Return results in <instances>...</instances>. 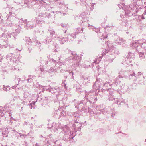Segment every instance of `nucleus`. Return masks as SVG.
I'll use <instances>...</instances> for the list:
<instances>
[{"label":"nucleus","instance_id":"42","mask_svg":"<svg viewBox=\"0 0 146 146\" xmlns=\"http://www.w3.org/2000/svg\"><path fill=\"white\" fill-rule=\"evenodd\" d=\"M18 61L17 60L15 61V63H18Z\"/></svg>","mask_w":146,"mask_h":146},{"label":"nucleus","instance_id":"45","mask_svg":"<svg viewBox=\"0 0 146 146\" xmlns=\"http://www.w3.org/2000/svg\"><path fill=\"white\" fill-rule=\"evenodd\" d=\"M36 145V146H38V144L37 143H36V145Z\"/></svg>","mask_w":146,"mask_h":146},{"label":"nucleus","instance_id":"15","mask_svg":"<svg viewBox=\"0 0 146 146\" xmlns=\"http://www.w3.org/2000/svg\"><path fill=\"white\" fill-rule=\"evenodd\" d=\"M10 17V15H9L8 18L6 19L5 23H5V25H11V24H12L11 21L9 19Z\"/></svg>","mask_w":146,"mask_h":146},{"label":"nucleus","instance_id":"26","mask_svg":"<svg viewBox=\"0 0 146 146\" xmlns=\"http://www.w3.org/2000/svg\"><path fill=\"white\" fill-rule=\"evenodd\" d=\"M18 86V84H17L16 85H15L14 86H12V88L14 89H16L17 88L19 89V87L17 86Z\"/></svg>","mask_w":146,"mask_h":146},{"label":"nucleus","instance_id":"17","mask_svg":"<svg viewBox=\"0 0 146 146\" xmlns=\"http://www.w3.org/2000/svg\"><path fill=\"white\" fill-rule=\"evenodd\" d=\"M4 90L5 91H9L10 89L9 86H5L4 85H3L2 87Z\"/></svg>","mask_w":146,"mask_h":146},{"label":"nucleus","instance_id":"36","mask_svg":"<svg viewBox=\"0 0 146 146\" xmlns=\"http://www.w3.org/2000/svg\"><path fill=\"white\" fill-rule=\"evenodd\" d=\"M28 82H31L32 81V79L31 78H29L28 80Z\"/></svg>","mask_w":146,"mask_h":146},{"label":"nucleus","instance_id":"18","mask_svg":"<svg viewBox=\"0 0 146 146\" xmlns=\"http://www.w3.org/2000/svg\"><path fill=\"white\" fill-rule=\"evenodd\" d=\"M134 53L131 52H129L128 54V58L133 60V58H134Z\"/></svg>","mask_w":146,"mask_h":146},{"label":"nucleus","instance_id":"16","mask_svg":"<svg viewBox=\"0 0 146 146\" xmlns=\"http://www.w3.org/2000/svg\"><path fill=\"white\" fill-rule=\"evenodd\" d=\"M101 80L100 78H98L96 80L95 82V84L96 85H98V87L100 86H101L102 85V84L101 83V82L100 81Z\"/></svg>","mask_w":146,"mask_h":146},{"label":"nucleus","instance_id":"7","mask_svg":"<svg viewBox=\"0 0 146 146\" xmlns=\"http://www.w3.org/2000/svg\"><path fill=\"white\" fill-rule=\"evenodd\" d=\"M26 40H27L28 42H31L32 43L33 42H34L35 44V45L36 46L39 45L40 43L38 42V41L36 39V37L35 36L34 38L30 39L29 37H27L26 38Z\"/></svg>","mask_w":146,"mask_h":146},{"label":"nucleus","instance_id":"23","mask_svg":"<svg viewBox=\"0 0 146 146\" xmlns=\"http://www.w3.org/2000/svg\"><path fill=\"white\" fill-rule=\"evenodd\" d=\"M12 55L11 53L9 54L7 56V58H9L10 60H12L13 61H14V60H13L12 58H11V56Z\"/></svg>","mask_w":146,"mask_h":146},{"label":"nucleus","instance_id":"6","mask_svg":"<svg viewBox=\"0 0 146 146\" xmlns=\"http://www.w3.org/2000/svg\"><path fill=\"white\" fill-rule=\"evenodd\" d=\"M80 29L79 28L78 29L76 30L75 33H73L71 34V35H69L68 38L69 39L70 38V40H69V41H72L74 40V39L76 37L75 36L76 35V33H78L80 32Z\"/></svg>","mask_w":146,"mask_h":146},{"label":"nucleus","instance_id":"20","mask_svg":"<svg viewBox=\"0 0 146 146\" xmlns=\"http://www.w3.org/2000/svg\"><path fill=\"white\" fill-rule=\"evenodd\" d=\"M139 57L141 60L144 59L145 58V56L144 54L141 52H140L139 54Z\"/></svg>","mask_w":146,"mask_h":146},{"label":"nucleus","instance_id":"13","mask_svg":"<svg viewBox=\"0 0 146 146\" xmlns=\"http://www.w3.org/2000/svg\"><path fill=\"white\" fill-rule=\"evenodd\" d=\"M146 41V40L144 39L143 40H141L140 41V43H141L140 46L143 49H144L145 50H146V43L145 42Z\"/></svg>","mask_w":146,"mask_h":146},{"label":"nucleus","instance_id":"33","mask_svg":"<svg viewBox=\"0 0 146 146\" xmlns=\"http://www.w3.org/2000/svg\"><path fill=\"white\" fill-rule=\"evenodd\" d=\"M39 2H40L41 3L43 4L44 3H45L46 2H45L43 0H40L39 1Z\"/></svg>","mask_w":146,"mask_h":146},{"label":"nucleus","instance_id":"63","mask_svg":"<svg viewBox=\"0 0 146 146\" xmlns=\"http://www.w3.org/2000/svg\"><path fill=\"white\" fill-rule=\"evenodd\" d=\"M19 31L18 32V33H19Z\"/></svg>","mask_w":146,"mask_h":146},{"label":"nucleus","instance_id":"1","mask_svg":"<svg viewBox=\"0 0 146 146\" xmlns=\"http://www.w3.org/2000/svg\"><path fill=\"white\" fill-rule=\"evenodd\" d=\"M52 125L51 129H53L54 132L58 133L62 131V133L66 136L67 138H73V133L71 132L70 128L67 126H65L62 129V126L60 123L55 122L53 123Z\"/></svg>","mask_w":146,"mask_h":146},{"label":"nucleus","instance_id":"52","mask_svg":"<svg viewBox=\"0 0 146 146\" xmlns=\"http://www.w3.org/2000/svg\"><path fill=\"white\" fill-rule=\"evenodd\" d=\"M52 61H54V62H56V60H54V59H52Z\"/></svg>","mask_w":146,"mask_h":146},{"label":"nucleus","instance_id":"28","mask_svg":"<svg viewBox=\"0 0 146 146\" xmlns=\"http://www.w3.org/2000/svg\"><path fill=\"white\" fill-rule=\"evenodd\" d=\"M91 28L92 30H93L94 31H95L97 33L98 32V29H96L93 26L91 27Z\"/></svg>","mask_w":146,"mask_h":146},{"label":"nucleus","instance_id":"10","mask_svg":"<svg viewBox=\"0 0 146 146\" xmlns=\"http://www.w3.org/2000/svg\"><path fill=\"white\" fill-rule=\"evenodd\" d=\"M140 41L139 40L135 41L133 43L131 44V46H133V47L135 48L136 50H138L137 47L140 45L141 43H140Z\"/></svg>","mask_w":146,"mask_h":146},{"label":"nucleus","instance_id":"51","mask_svg":"<svg viewBox=\"0 0 146 146\" xmlns=\"http://www.w3.org/2000/svg\"><path fill=\"white\" fill-rule=\"evenodd\" d=\"M23 136V134H21V135H20V136Z\"/></svg>","mask_w":146,"mask_h":146},{"label":"nucleus","instance_id":"22","mask_svg":"<svg viewBox=\"0 0 146 146\" xmlns=\"http://www.w3.org/2000/svg\"><path fill=\"white\" fill-rule=\"evenodd\" d=\"M42 88H43V90H48L50 88L49 86H42Z\"/></svg>","mask_w":146,"mask_h":146},{"label":"nucleus","instance_id":"32","mask_svg":"<svg viewBox=\"0 0 146 146\" xmlns=\"http://www.w3.org/2000/svg\"><path fill=\"white\" fill-rule=\"evenodd\" d=\"M124 5L123 4H122V5H121L120 4L119 5V7L120 8H123L124 7Z\"/></svg>","mask_w":146,"mask_h":146},{"label":"nucleus","instance_id":"3","mask_svg":"<svg viewBox=\"0 0 146 146\" xmlns=\"http://www.w3.org/2000/svg\"><path fill=\"white\" fill-rule=\"evenodd\" d=\"M12 35L11 34L8 33H3L2 35H0V40H1V42H4L2 45L0 44V48L3 47H6V46H5V44H7L8 40L9 38H10Z\"/></svg>","mask_w":146,"mask_h":146},{"label":"nucleus","instance_id":"9","mask_svg":"<svg viewBox=\"0 0 146 146\" xmlns=\"http://www.w3.org/2000/svg\"><path fill=\"white\" fill-rule=\"evenodd\" d=\"M125 61L124 62V64L126 65H129L130 66H132V64H131L132 61H133V60L130 58H125Z\"/></svg>","mask_w":146,"mask_h":146},{"label":"nucleus","instance_id":"29","mask_svg":"<svg viewBox=\"0 0 146 146\" xmlns=\"http://www.w3.org/2000/svg\"><path fill=\"white\" fill-rule=\"evenodd\" d=\"M37 21H38L37 22H38V25H40V24H42L44 23V21H40V20H38Z\"/></svg>","mask_w":146,"mask_h":146},{"label":"nucleus","instance_id":"14","mask_svg":"<svg viewBox=\"0 0 146 146\" xmlns=\"http://www.w3.org/2000/svg\"><path fill=\"white\" fill-rule=\"evenodd\" d=\"M121 78L120 77L117 78L114 80V81L113 82V84H115V85H117L118 84H119L121 82Z\"/></svg>","mask_w":146,"mask_h":146},{"label":"nucleus","instance_id":"49","mask_svg":"<svg viewBox=\"0 0 146 146\" xmlns=\"http://www.w3.org/2000/svg\"><path fill=\"white\" fill-rule=\"evenodd\" d=\"M13 131H15V132H16V133H18L17 132L15 131V130H13Z\"/></svg>","mask_w":146,"mask_h":146},{"label":"nucleus","instance_id":"35","mask_svg":"<svg viewBox=\"0 0 146 146\" xmlns=\"http://www.w3.org/2000/svg\"><path fill=\"white\" fill-rule=\"evenodd\" d=\"M70 75H72V78L74 79V76H73V73L72 72H70Z\"/></svg>","mask_w":146,"mask_h":146},{"label":"nucleus","instance_id":"41","mask_svg":"<svg viewBox=\"0 0 146 146\" xmlns=\"http://www.w3.org/2000/svg\"><path fill=\"white\" fill-rule=\"evenodd\" d=\"M51 39H49L48 41V42L49 43L50 42H51Z\"/></svg>","mask_w":146,"mask_h":146},{"label":"nucleus","instance_id":"61","mask_svg":"<svg viewBox=\"0 0 146 146\" xmlns=\"http://www.w3.org/2000/svg\"><path fill=\"white\" fill-rule=\"evenodd\" d=\"M19 31L18 32V33H19Z\"/></svg>","mask_w":146,"mask_h":146},{"label":"nucleus","instance_id":"8","mask_svg":"<svg viewBox=\"0 0 146 146\" xmlns=\"http://www.w3.org/2000/svg\"><path fill=\"white\" fill-rule=\"evenodd\" d=\"M1 131L2 134L3 136L6 137H7L8 136L7 134L9 133V131L8 129L7 128L1 129H0V132H1Z\"/></svg>","mask_w":146,"mask_h":146},{"label":"nucleus","instance_id":"56","mask_svg":"<svg viewBox=\"0 0 146 146\" xmlns=\"http://www.w3.org/2000/svg\"><path fill=\"white\" fill-rule=\"evenodd\" d=\"M103 36H102V38H101V39H103Z\"/></svg>","mask_w":146,"mask_h":146},{"label":"nucleus","instance_id":"48","mask_svg":"<svg viewBox=\"0 0 146 146\" xmlns=\"http://www.w3.org/2000/svg\"><path fill=\"white\" fill-rule=\"evenodd\" d=\"M107 38V37H103V39L104 40V38Z\"/></svg>","mask_w":146,"mask_h":146},{"label":"nucleus","instance_id":"43","mask_svg":"<svg viewBox=\"0 0 146 146\" xmlns=\"http://www.w3.org/2000/svg\"><path fill=\"white\" fill-rule=\"evenodd\" d=\"M109 99L110 100H113V99H111L110 97Z\"/></svg>","mask_w":146,"mask_h":146},{"label":"nucleus","instance_id":"40","mask_svg":"<svg viewBox=\"0 0 146 146\" xmlns=\"http://www.w3.org/2000/svg\"><path fill=\"white\" fill-rule=\"evenodd\" d=\"M13 70H19V69L18 68H14V69H13Z\"/></svg>","mask_w":146,"mask_h":146},{"label":"nucleus","instance_id":"55","mask_svg":"<svg viewBox=\"0 0 146 146\" xmlns=\"http://www.w3.org/2000/svg\"><path fill=\"white\" fill-rule=\"evenodd\" d=\"M9 14H10V15H12V13L10 12H9Z\"/></svg>","mask_w":146,"mask_h":146},{"label":"nucleus","instance_id":"27","mask_svg":"<svg viewBox=\"0 0 146 146\" xmlns=\"http://www.w3.org/2000/svg\"><path fill=\"white\" fill-rule=\"evenodd\" d=\"M66 115V112L64 111H62L61 112V116H64Z\"/></svg>","mask_w":146,"mask_h":146},{"label":"nucleus","instance_id":"21","mask_svg":"<svg viewBox=\"0 0 146 146\" xmlns=\"http://www.w3.org/2000/svg\"><path fill=\"white\" fill-rule=\"evenodd\" d=\"M49 31L50 32V35H52V36H53L54 34V30L53 29L50 28L49 30Z\"/></svg>","mask_w":146,"mask_h":146},{"label":"nucleus","instance_id":"44","mask_svg":"<svg viewBox=\"0 0 146 146\" xmlns=\"http://www.w3.org/2000/svg\"><path fill=\"white\" fill-rule=\"evenodd\" d=\"M72 67L73 68H74V69H76V68H75V67H74V66L73 65H72Z\"/></svg>","mask_w":146,"mask_h":146},{"label":"nucleus","instance_id":"64","mask_svg":"<svg viewBox=\"0 0 146 146\" xmlns=\"http://www.w3.org/2000/svg\"><path fill=\"white\" fill-rule=\"evenodd\" d=\"M1 111V110H0V111Z\"/></svg>","mask_w":146,"mask_h":146},{"label":"nucleus","instance_id":"5","mask_svg":"<svg viewBox=\"0 0 146 146\" xmlns=\"http://www.w3.org/2000/svg\"><path fill=\"white\" fill-rule=\"evenodd\" d=\"M142 74V73L141 72H138L137 74L135 75V73L132 71L131 72L129 73V78L130 79H132L133 80H136V79L134 78H137V77H139V76Z\"/></svg>","mask_w":146,"mask_h":146},{"label":"nucleus","instance_id":"11","mask_svg":"<svg viewBox=\"0 0 146 146\" xmlns=\"http://www.w3.org/2000/svg\"><path fill=\"white\" fill-rule=\"evenodd\" d=\"M115 43L119 45H121L122 46H125V41L123 39L119 38L118 41H116Z\"/></svg>","mask_w":146,"mask_h":146},{"label":"nucleus","instance_id":"59","mask_svg":"<svg viewBox=\"0 0 146 146\" xmlns=\"http://www.w3.org/2000/svg\"><path fill=\"white\" fill-rule=\"evenodd\" d=\"M46 40V41L47 42V40Z\"/></svg>","mask_w":146,"mask_h":146},{"label":"nucleus","instance_id":"4","mask_svg":"<svg viewBox=\"0 0 146 146\" xmlns=\"http://www.w3.org/2000/svg\"><path fill=\"white\" fill-rule=\"evenodd\" d=\"M23 22L24 23L26 24V28L27 29H28L29 28H32L35 26V25L31 24L32 23L31 21H28L26 20H25L24 21H23L22 19H21L19 21V22L20 23H21H21H22Z\"/></svg>","mask_w":146,"mask_h":146},{"label":"nucleus","instance_id":"19","mask_svg":"<svg viewBox=\"0 0 146 146\" xmlns=\"http://www.w3.org/2000/svg\"><path fill=\"white\" fill-rule=\"evenodd\" d=\"M108 91H109V92L110 93V96L111 97V96L113 97V93L114 90H113V89H108Z\"/></svg>","mask_w":146,"mask_h":146},{"label":"nucleus","instance_id":"12","mask_svg":"<svg viewBox=\"0 0 146 146\" xmlns=\"http://www.w3.org/2000/svg\"><path fill=\"white\" fill-rule=\"evenodd\" d=\"M57 40L60 42V43L61 44H63L64 42L68 40V39L66 38L61 37H58Z\"/></svg>","mask_w":146,"mask_h":146},{"label":"nucleus","instance_id":"62","mask_svg":"<svg viewBox=\"0 0 146 146\" xmlns=\"http://www.w3.org/2000/svg\"><path fill=\"white\" fill-rule=\"evenodd\" d=\"M19 31L18 32V33H19Z\"/></svg>","mask_w":146,"mask_h":146},{"label":"nucleus","instance_id":"31","mask_svg":"<svg viewBox=\"0 0 146 146\" xmlns=\"http://www.w3.org/2000/svg\"><path fill=\"white\" fill-rule=\"evenodd\" d=\"M136 6V5L135 4L134 5H133V7L132 5H131L129 6V7L131 9L133 10L134 9V7Z\"/></svg>","mask_w":146,"mask_h":146},{"label":"nucleus","instance_id":"60","mask_svg":"<svg viewBox=\"0 0 146 146\" xmlns=\"http://www.w3.org/2000/svg\"><path fill=\"white\" fill-rule=\"evenodd\" d=\"M23 108L22 107H21V109H23Z\"/></svg>","mask_w":146,"mask_h":146},{"label":"nucleus","instance_id":"58","mask_svg":"<svg viewBox=\"0 0 146 146\" xmlns=\"http://www.w3.org/2000/svg\"><path fill=\"white\" fill-rule=\"evenodd\" d=\"M19 135H20L21 134V133H18Z\"/></svg>","mask_w":146,"mask_h":146},{"label":"nucleus","instance_id":"34","mask_svg":"<svg viewBox=\"0 0 146 146\" xmlns=\"http://www.w3.org/2000/svg\"><path fill=\"white\" fill-rule=\"evenodd\" d=\"M60 143V142L58 141H56L54 142V143L56 145H58L59 143Z\"/></svg>","mask_w":146,"mask_h":146},{"label":"nucleus","instance_id":"53","mask_svg":"<svg viewBox=\"0 0 146 146\" xmlns=\"http://www.w3.org/2000/svg\"><path fill=\"white\" fill-rule=\"evenodd\" d=\"M125 15H126V16H127V13L126 12H125Z\"/></svg>","mask_w":146,"mask_h":146},{"label":"nucleus","instance_id":"54","mask_svg":"<svg viewBox=\"0 0 146 146\" xmlns=\"http://www.w3.org/2000/svg\"><path fill=\"white\" fill-rule=\"evenodd\" d=\"M81 32H82L83 31H82V29H81Z\"/></svg>","mask_w":146,"mask_h":146},{"label":"nucleus","instance_id":"24","mask_svg":"<svg viewBox=\"0 0 146 146\" xmlns=\"http://www.w3.org/2000/svg\"><path fill=\"white\" fill-rule=\"evenodd\" d=\"M79 111H77L76 112V113H74V117H78L79 116V115L78 114V113H79Z\"/></svg>","mask_w":146,"mask_h":146},{"label":"nucleus","instance_id":"50","mask_svg":"<svg viewBox=\"0 0 146 146\" xmlns=\"http://www.w3.org/2000/svg\"><path fill=\"white\" fill-rule=\"evenodd\" d=\"M75 107L76 108V107L77 106V105H76V104L75 105Z\"/></svg>","mask_w":146,"mask_h":146},{"label":"nucleus","instance_id":"38","mask_svg":"<svg viewBox=\"0 0 146 146\" xmlns=\"http://www.w3.org/2000/svg\"><path fill=\"white\" fill-rule=\"evenodd\" d=\"M108 84V83H103V84L104 86H106Z\"/></svg>","mask_w":146,"mask_h":146},{"label":"nucleus","instance_id":"37","mask_svg":"<svg viewBox=\"0 0 146 146\" xmlns=\"http://www.w3.org/2000/svg\"><path fill=\"white\" fill-rule=\"evenodd\" d=\"M35 102L33 101L30 104L31 105H35Z\"/></svg>","mask_w":146,"mask_h":146},{"label":"nucleus","instance_id":"47","mask_svg":"<svg viewBox=\"0 0 146 146\" xmlns=\"http://www.w3.org/2000/svg\"><path fill=\"white\" fill-rule=\"evenodd\" d=\"M91 6H92L93 7V6H94V4H93V3H92V4L91 5Z\"/></svg>","mask_w":146,"mask_h":146},{"label":"nucleus","instance_id":"57","mask_svg":"<svg viewBox=\"0 0 146 146\" xmlns=\"http://www.w3.org/2000/svg\"><path fill=\"white\" fill-rule=\"evenodd\" d=\"M93 63H96V61H94L93 62Z\"/></svg>","mask_w":146,"mask_h":146},{"label":"nucleus","instance_id":"2","mask_svg":"<svg viewBox=\"0 0 146 146\" xmlns=\"http://www.w3.org/2000/svg\"><path fill=\"white\" fill-rule=\"evenodd\" d=\"M107 44L109 50V53L111 55L110 57L109 58V61L110 62H111L115 58V55H117L119 52L115 47V43L108 42Z\"/></svg>","mask_w":146,"mask_h":146},{"label":"nucleus","instance_id":"46","mask_svg":"<svg viewBox=\"0 0 146 146\" xmlns=\"http://www.w3.org/2000/svg\"><path fill=\"white\" fill-rule=\"evenodd\" d=\"M54 51L56 52L58 51L56 49H55V50H54Z\"/></svg>","mask_w":146,"mask_h":146},{"label":"nucleus","instance_id":"25","mask_svg":"<svg viewBox=\"0 0 146 146\" xmlns=\"http://www.w3.org/2000/svg\"><path fill=\"white\" fill-rule=\"evenodd\" d=\"M108 52V51L106 50H103L102 53V56H104Z\"/></svg>","mask_w":146,"mask_h":146},{"label":"nucleus","instance_id":"39","mask_svg":"<svg viewBox=\"0 0 146 146\" xmlns=\"http://www.w3.org/2000/svg\"><path fill=\"white\" fill-rule=\"evenodd\" d=\"M80 65V63L79 62H78V64L76 63V64H75L74 65L76 66H78Z\"/></svg>","mask_w":146,"mask_h":146},{"label":"nucleus","instance_id":"30","mask_svg":"<svg viewBox=\"0 0 146 146\" xmlns=\"http://www.w3.org/2000/svg\"><path fill=\"white\" fill-rule=\"evenodd\" d=\"M145 13H144L141 16V18L142 19H145V18L144 17V15L146 14L145 13Z\"/></svg>","mask_w":146,"mask_h":146}]
</instances>
